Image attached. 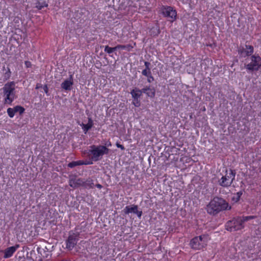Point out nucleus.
<instances>
[{"instance_id":"nucleus-17","label":"nucleus","mask_w":261,"mask_h":261,"mask_svg":"<svg viewBox=\"0 0 261 261\" xmlns=\"http://www.w3.org/2000/svg\"><path fill=\"white\" fill-rule=\"evenodd\" d=\"M137 209H138V206L136 205H133L131 207L126 206L124 208L123 212L125 214H128L131 213H135Z\"/></svg>"},{"instance_id":"nucleus-35","label":"nucleus","mask_w":261,"mask_h":261,"mask_svg":"<svg viewBox=\"0 0 261 261\" xmlns=\"http://www.w3.org/2000/svg\"><path fill=\"white\" fill-rule=\"evenodd\" d=\"M41 87V86H39V85H37L36 89H39Z\"/></svg>"},{"instance_id":"nucleus-28","label":"nucleus","mask_w":261,"mask_h":261,"mask_svg":"<svg viewBox=\"0 0 261 261\" xmlns=\"http://www.w3.org/2000/svg\"><path fill=\"white\" fill-rule=\"evenodd\" d=\"M134 214H137V216H138V217L139 218H140V217H141V216H142V211H139L138 210V209H137V210H136V212H135V213H134Z\"/></svg>"},{"instance_id":"nucleus-2","label":"nucleus","mask_w":261,"mask_h":261,"mask_svg":"<svg viewBox=\"0 0 261 261\" xmlns=\"http://www.w3.org/2000/svg\"><path fill=\"white\" fill-rule=\"evenodd\" d=\"M2 90L4 103L11 105L16 98L15 83L14 82H8L5 84Z\"/></svg>"},{"instance_id":"nucleus-1","label":"nucleus","mask_w":261,"mask_h":261,"mask_svg":"<svg viewBox=\"0 0 261 261\" xmlns=\"http://www.w3.org/2000/svg\"><path fill=\"white\" fill-rule=\"evenodd\" d=\"M231 208L228 203L223 198L215 197L206 206V211L210 215L215 216L220 212L229 210Z\"/></svg>"},{"instance_id":"nucleus-5","label":"nucleus","mask_w":261,"mask_h":261,"mask_svg":"<svg viewBox=\"0 0 261 261\" xmlns=\"http://www.w3.org/2000/svg\"><path fill=\"white\" fill-rule=\"evenodd\" d=\"M210 240L207 235L203 234L196 237L191 240L190 245L192 248L196 250H200L204 248Z\"/></svg>"},{"instance_id":"nucleus-26","label":"nucleus","mask_w":261,"mask_h":261,"mask_svg":"<svg viewBox=\"0 0 261 261\" xmlns=\"http://www.w3.org/2000/svg\"><path fill=\"white\" fill-rule=\"evenodd\" d=\"M68 167H70V168H73L74 167H75L77 166V164H76V161H74V162H72L71 163H69L68 164Z\"/></svg>"},{"instance_id":"nucleus-11","label":"nucleus","mask_w":261,"mask_h":261,"mask_svg":"<svg viewBox=\"0 0 261 261\" xmlns=\"http://www.w3.org/2000/svg\"><path fill=\"white\" fill-rule=\"evenodd\" d=\"M77 242V238L75 234L69 235L66 241V248L69 250H72Z\"/></svg>"},{"instance_id":"nucleus-25","label":"nucleus","mask_w":261,"mask_h":261,"mask_svg":"<svg viewBox=\"0 0 261 261\" xmlns=\"http://www.w3.org/2000/svg\"><path fill=\"white\" fill-rule=\"evenodd\" d=\"M47 4H45V3L43 4H40V3H38L37 5H36V7L39 9V10H41L42 8H43V7H47Z\"/></svg>"},{"instance_id":"nucleus-19","label":"nucleus","mask_w":261,"mask_h":261,"mask_svg":"<svg viewBox=\"0 0 261 261\" xmlns=\"http://www.w3.org/2000/svg\"><path fill=\"white\" fill-rule=\"evenodd\" d=\"M133 47H134V46L132 45L131 44H127L125 45H118L116 46L117 50V49H124V50H126L127 51L131 50Z\"/></svg>"},{"instance_id":"nucleus-22","label":"nucleus","mask_w":261,"mask_h":261,"mask_svg":"<svg viewBox=\"0 0 261 261\" xmlns=\"http://www.w3.org/2000/svg\"><path fill=\"white\" fill-rule=\"evenodd\" d=\"M242 192H239L237 193V194H235L233 196V197H232V200L235 202L238 201L240 200V197L242 196Z\"/></svg>"},{"instance_id":"nucleus-37","label":"nucleus","mask_w":261,"mask_h":261,"mask_svg":"<svg viewBox=\"0 0 261 261\" xmlns=\"http://www.w3.org/2000/svg\"><path fill=\"white\" fill-rule=\"evenodd\" d=\"M107 146H111V144L110 142H109L108 144H107Z\"/></svg>"},{"instance_id":"nucleus-21","label":"nucleus","mask_w":261,"mask_h":261,"mask_svg":"<svg viewBox=\"0 0 261 261\" xmlns=\"http://www.w3.org/2000/svg\"><path fill=\"white\" fill-rule=\"evenodd\" d=\"M255 218L256 216H245L241 217V220H242V223L243 224L245 222L249 221L251 219H255Z\"/></svg>"},{"instance_id":"nucleus-31","label":"nucleus","mask_w":261,"mask_h":261,"mask_svg":"<svg viewBox=\"0 0 261 261\" xmlns=\"http://www.w3.org/2000/svg\"><path fill=\"white\" fill-rule=\"evenodd\" d=\"M148 77V82H149V83H151V82H152L154 80L153 77L152 76H151V75L150 74V75H149V76H147Z\"/></svg>"},{"instance_id":"nucleus-33","label":"nucleus","mask_w":261,"mask_h":261,"mask_svg":"<svg viewBox=\"0 0 261 261\" xmlns=\"http://www.w3.org/2000/svg\"><path fill=\"white\" fill-rule=\"evenodd\" d=\"M43 89H44V92L47 94L48 93V89L47 86L46 85L44 86Z\"/></svg>"},{"instance_id":"nucleus-7","label":"nucleus","mask_w":261,"mask_h":261,"mask_svg":"<svg viewBox=\"0 0 261 261\" xmlns=\"http://www.w3.org/2000/svg\"><path fill=\"white\" fill-rule=\"evenodd\" d=\"M251 62L246 65L247 69L249 71H257L261 67V58L258 55L251 57Z\"/></svg>"},{"instance_id":"nucleus-32","label":"nucleus","mask_w":261,"mask_h":261,"mask_svg":"<svg viewBox=\"0 0 261 261\" xmlns=\"http://www.w3.org/2000/svg\"><path fill=\"white\" fill-rule=\"evenodd\" d=\"M144 64H145V66L146 67L145 69H150L149 66H150V64L149 62H145Z\"/></svg>"},{"instance_id":"nucleus-18","label":"nucleus","mask_w":261,"mask_h":261,"mask_svg":"<svg viewBox=\"0 0 261 261\" xmlns=\"http://www.w3.org/2000/svg\"><path fill=\"white\" fill-rule=\"evenodd\" d=\"M143 93H146V95L150 97H153L155 95V90L149 87L143 88Z\"/></svg>"},{"instance_id":"nucleus-4","label":"nucleus","mask_w":261,"mask_h":261,"mask_svg":"<svg viewBox=\"0 0 261 261\" xmlns=\"http://www.w3.org/2000/svg\"><path fill=\"white\" fill-rule=\"evenodd\" d=\"M236 172L231 169L226 170L225 175H222L218 180V184L224 188H228L231 186L234 179Z\"/></svg>"},{"instance_id":"nucleus-13","label":"nucleus","mask_w":261,"mask_h":261,"mask_svg":"<svg viewBox=\"0 0 261 261\" xmlns=\"http://www.w3.org/2000/svg\"><path fill=\"white\" fill-rule=\"evenodd\" d=\"M19 247L18 245H16L14 246H11L10 247L7 248L5 250V254H4V257L5 258H9L16 251L17 249Z\"/></svg>"},{"instance_id":"nucleus-10","label":"nucleus","mask_w":261,"mask_h":261,"mask_svg":"<svg viewBox=\"0 0 261 261\" xmlns=\"http://www.w3.org/2000/svg\"><path fill=\"white\" fill-rule=\"evenodd\" d=\"M24 109L20 106H16L14 108H9L7 109V113L10 118H13L15 113H19L21 115L24 112Z\"/></svg>"},{"instance_id":"nucleus-6","label":"nucleus","mask_w":261,"mask_h":261,"mask_svg":"<svg viewBox=\"0 0 261 261\" xmlns=\"http://www.w3.org/2000/svg\"><path fill=\"white\" fill-rule=\"evenodd\" d=\"M225 227L227 230L234 231L242 229L244 228V226L241 220V217H237L228 221L226 223Z\"/></svg>"},{"instance_id":"nucleus-9","label":"nucleus","mask_w":261,"mask_h":261,"mask_svg":"<svg viewBox=\"0 0 261 261\" xmlns=\"http://www.w3.org/2000/svg\"><path fill=\"white\" fill-rule=\"evenodd\" d=\"M254 51L253 47L251 45H245V48H240L238 50L239 54L242 57L251 56Z\"/></svg>"},{"instance_id":"nucleus-3","label":"nucleus","mask_w":261,"mask_h":261,"mask_svg":"<svg viewBox=\"0 0 261 261\" xmlns=\"http://www.w3.org/2000/svg\"><path fill=\"white\" fill-rule=\"evenodd\" d=\"M109 152V149L103 145H92L90 146L89 152L93 161L100 160L104 154H107Z\"/></svg>"},{"instance_id":"nucleus-23","label":"nucleus","mask_w":261,"mask_h":261,"mask_svg":"<svg viewBox=\"0 0 261 261\" xmlns=\"http://www.w3.org/2000/svg\"><path fill=\"white\" fill-rule=\"evenodd\" d=\"M142 73L143 75L146 76H149L151 74V71L150 69H144Z\"/></svg>"},{"instance_id":"nucleus-20","label":"nucleus","mask_w":261,"mask_h":261,"mask_svg":"<svg viewBox=\"0 0 261 261\" xmlns=\"http://www.w3.org/2000/svg\"><path fill=\"white\" fill-rule=\"evenodd\" d=\"M117 50L116 46L114 47H109L108 45L105 46V51L109 54H110Z\"/></svg>"},{"instance_id":"nucleus-27","label":"nucleus","mask_w":261,"mask_h":261,"mask_svg":"<svg viewBox=\"0 0 261 261\" xmlns=\"http://www.w3.org/2000/svg\"><path fill=\"white\" fill-rule=\"evenodd\" d=\"M76 162L77 166L82 165H87L89 164L88 163H85L84 161H76Z\"/></svg>"},{"instance_id":"nucleus-14","label":"nucleus","mask_w":261,"mask_h":261,"mask_svg":"<svg viewBox=\"0 0 261 261\" xmlns=\"http://www.w3.org/2000/svg\"><path fill=\"white\" fill-rule=\"evenodd\" d=\"M84 181L81 178L70 179L69 180V186L73 188H76L82 186L84 184Z\"/></svg>"},{"instance_id":"nucleus-24","label":"nucleus","mask_w":261,"mask_h":261,"mask_svg":"<svg viewBox=\"0 0 261 261\" xmlns=\"http://www.w3.org/2000/svg\"><path fill=\"white\" fill-rule=\"evenodd\" d=\"M133 103L135 107H139L140 106V102L139 99H134L133 101Z\"/></svg>"},{"instance_id":"nucleus-34","label":"nucleus","mask_w":261,"mask_h":261,"mask_svg":"<svg viewBox=\"0 0 261 261\" xmlns=\"http://www.w3.org/2000/svg\"><path fill=\"white\" fill-rule=\"evenodd\" d=\"M96 186L99 189H101L102 188V186L100 184H97Z\"/></svg>"},{"instance_id":"nucleus-29","label":"nucleus","mask_w":261,"mask_h":261,"mask_svg":"<svg viewBox=\"0 0 261 261\" xmlns=\"http://www.w3.org/2000/svg\"><path fill=\"white\" fill-rule=\"evenodd\" d=\"M24 63H25V65L27 68L31 67L32 66V64L30 61H25Z\"/></svg>"},{"instance_id":"nucleus-36","label":"nucleus","mask_w":261,"mask_h":261,"mask_svg":"<svg viewBox=\"0 0 261 261\" xmlns=\"http://www.w3.org/2000/svg\"><path fill=\"white\" fill-rule=\"evenodd\" d=\"M48 255H49V252H48V253L46 254L45 257H47V256H48Z\"/></svg>"},{"instance_id":"nucleus-15","label":"nucleus","mask_w":261,"mask_h":261,"mask_svg":"<svg viewBox=\"0 0 261 261\" xmlns=\"http://www.w3.org/2000/svg\"><path fill=\"white\" fill-rule=\"evenodd\" d=\"M143 92V89L140 90L139 89L135 88L130 92V94L134 99H139Z\"/></svg>"},{"instance_id":"nucleus-30","label":"nucleus","mask_w":261,"mask_h":261,"mask_svg":"<svg viewBox=\"0 0 261 261\" xmlns=\"http://www.w3.org/2000/svg\"><path fill=\"white\" fill-rule=\"evenodd\" d=\"M116 146L118 148H120L122 150H124L125 149L124 146L118 143H116Z\"/></svg>"},{"instance_id":"nucleus-16","label":"nucleus","mask_w":261,"mask_h":261,"mask_svg":"<svg viewBox=\"0 0 261 261\" xmlns=\"http://www.w3.org/2000/svg\"><path fill=\"white\" fill-rule=\"evenodd\" d=\"M93 123L91 118H88V122L87 124L82 123L81 125L82 126V128L84 132L86 133L93 126Z\"/></svg>"},{"instance_id":"nucleus-8","label":"nucleus","mask_w":261,"mask_h":261,"mask_svg":"<svg viewBox=\"0 0 261 261\" xmlns=\"http://www.w3.org/2000/svg\"><path fill=\"white\" fill-rule=\"evenodd\" d=\"M163 15L169 19V20L173 22L176 19V12L171 7H164L162 8Z\"/></svg>"},{"instance_id":"nucleus-12","label":"nucleus","mask_w":261,"mask_h":261,"mask_svg":"<svg viewBox=\"0 0 261 261\" xmlns=\"http://www.w3.org/2000/svg\"><path fill=\"white\" fill-rule=\"evenodd\" d=\"M73 84L72 75H70L69 79L65 80L61 84V88L65 90H70Z\"/></svg>"}]
</instances>
